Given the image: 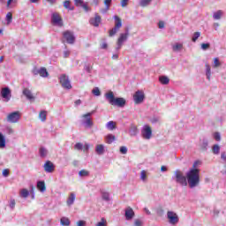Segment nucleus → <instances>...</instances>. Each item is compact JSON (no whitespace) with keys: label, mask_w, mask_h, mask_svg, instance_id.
I'll return each mask as SVG.
<instances>
[{"label":"nucleus","mask_w":226,"mask_h":226,"mask_svg":"<svg viewBox=\"0 0 226 226\" xmlns=\"http://www.w3.org/2000/svg\"><path fill=\"white\" fill-rule=\"evenodd\" d=\"M59 82L64 89H72V82L70 81V77H68V75L61 74Z\"/></svg>","instance_id":"obj_6"},{"label":"nucleus","mask_w":226,"mask_h":226,"mask_svg":"<svg viewBox=\"0 0 226 226\" xmlns=\"http://www.w3.org/2000/svg\"><path fill=\"white\" fill-rule=\"evenodd\" d=\"M219 66H222V64L220 63V59L214 58L213 68H219Z\"/></svg>","instance_id":"obj_42"},{"label":"nucleus","mask_w":226,"mask_h":226,"mask_svg":"<svg viewBox=\"0 0 226 226\" xmlns=\"http://www.w3.org/2000/svg\"><path fill=\"white\" fill-rule=\"evenodd\" d=\"M74 4H75V6H81L82 7V4H85L84 0H74Z\"/></svg>","instance_id":"obj_48"},{"label":"nucleus","mask_w":226,"mask_h":226,"mask_svg":"<svg viewBox=\"0 0 226 226\" xmlns=\"http://www.w3.org/2000/svg\"><path fill=\"white\" fill-rule=\"evenodd\" d=\"M23 94H24V96H26V99L29 100V102H34L35 97H34V95H33V92H31V90H29V88H25L23 90Z\"/></svg>","instance_id":"obj_18"},{"label":"nucleus","mask_w":226,"mask_h":226,"mask_svg":"<svg viewBox=\"0 0 226 226\" xmlns=\"http://www.w3.org/2000/svg\"><path fill=\"white\" fill-rule=\"evenodd\" d=\"M39 75L41 77H49V72H47V69L45 67H41L40 69V72H39Z\"/></svg>","instance_id":"obj_36"},{"label":"nucleus","mask_w":226,"mask_h":226,"mask_svg":"<svg viewBox=\"0 0 226 226\" xmlns=\"http://www.w3.org/2000/svg\"><path fill=\"white\" fill-rule=\"evenodd\" d=\"M102 200L109 202L110 200V194L107 192H102Z\"/></svg>","instance_id":"obj_34"},{"label":"nucleus","mask_w":226,"mask_h":226,"mask_svg":"<svg viewBox=\"0 0 226 226\" xmlns=\"http://www.w3.org/2000/svg\"><path fill=\"white\" fill-rule=\"evenodd\" d=\"M221 158H222V160H223L224 162H226V154H225V152H223V153L221 154Z\"/></svg>","instance_id":"obj_64"},{"label":"nucleus","mask_w":226,"mask_h":226,"mask_svg":"<svg viewBox=\"0 0 226 226\" xmlns=\"http://www.w3.org/2000/svg\"><path fill=\"white\" fill-rule=\"evenodd\" d=\"M209 142L207 141V139H203L202 143L200 145V149L201 151H207V146Z\"/></svg>","instance_id":"obj_32"},{"label":"nucleus","mask_w":226,"mask_h":226,"mask_svg":"<svg viewBox=\"0 0 226 226\" xmlns=\"http://www.w3.org/2000/svg\"><path fill=\"white\" fill-rule=\"evenodd\" d=\"M39 154H40L41 158H45L47 156V154H49V151L47 150V148L41 147L39 149Z\"/></svg>","instance_id":"obj_28"},{"label":"nucleus","mask_w":226,"mask_h":226,"mask_svg":"<svg viewBox=\"0 0 226 226\" xmlns=\"http://www.w3.org/2000/svg\"><path fill=\"white\" fill-rule=\"evenodd\" d=\"M5 131H6L7 135H13V133H14V131L11 127H7L5 129Z\"/></svg>","instance_id":"obj_50"},{"label":"nucleus","mask_w":226,"mask_h":226,"mask_svg":"<svg viewBox=\"0 0 226 226\" xmlns=\"http://www.w3.org/2000/svg\"><path fill=\"white\" fill-rule=\"evenodd\" d=\"M64 58L70 57V51H69V50L64 51Z\"/></svg>","instance_id":"obj_63"},{"label":"nucleus","mask_w":226,"mask_h":226,"mask_svg":"<svg viewBox=\"0 0 226 226\" xmlns=\"http://www.w3.org/2000/svg\"><path fill=\"white\" fill-rule=\"evenodd\" d=\"M116 124H117V123L116 122H114V121H109V122H108L107 124H106V128H107V130H109L110 132H112V131H114V130H116Z\"/></svg>","instance_id":"obj_24"},{"label":"nucleus","mask_w":226,"mask_h":226,"mask_svg":"<svg viewBox=\"0 0 226 226\" xmlns=\"http://www.w3.org/2000/svg\"><path fill=\"white\" fill-rule=\"evenodd\" d=\"M115 19V27H113L111 30H109V36H114L117 30L121 29L123 26V22L121 21V19L119 16H114Z\"/></svg>","instance_id":"obj_8"},{"label":"nucleus","mask_w":226,"mask_h":226,"mask_svg":"<svg viewBox=\"0 0 226 226\" xmlns=\"http://www.w3.org/2000/svg\"><path fill=\"white\" fill-rule=\"evenodd\" d=\"M2 174L4 177H8L10 176V170H4Z\"/></svg>","instance_id":"obj_55"},{"label":"nucleus","mask_w":226,"mask_h":226,"mask_svg":"<svg viewBox=\"0 0 226 226\" xmlns=\"http://www.w3.org/2000/svg\"><path fill=\"white\" fill-rule=\"evenodd\" d=\"M39 119H41V121L42 123H45V121H47V111L46 110H41L39 113Z\"/></svg>","instance_id":"obj_31"},{"label":"nucleus","mask_w":226,"mask_h":226,"mask_svg":"<svg viewBox=\"0 0 226 226\" xmlns=\"http://www.w3.org/2000/svg\"><path fill=\"white\" fill-rule=\"evenodd\" d=\"M6 147V137L0 132V149H4Z\"/></svg>","instance_id":"obj_23"},{"label":"nucleus","mask_w":226,"mask_h":226,"mask_svg":"<svg viewBox=\"0 0 226 226\" xmlns=\"http://www.w3.org/2000/svg\"><path fill=\"white\" fill-rule=\"evenodd\" d=\"M79 176L80 177H87V176H89V171L87 170H81L79 172Z\"/></svg>","instance_id":"obj_39"},{"label":"nucleus","mask_w":226,"mask_h":226,"mask_svg":"<svg viewBox=\"0 0 226 226\" xmlns=\"http://www.w3.org/2000/svg\"><path fill=\"white\" fill-rule=\"evenodd\" d=\"M120 153L122 154H126V153H128V148L126 147H120Z\"/></svg>","instance_id":"obj_49"},{"label":"nucleus","mask_w":226,"mask_h":226,"mask_svg":"<svg viewBox=\"0 0 226 226\" xmlns=\"http://www.w3.org/2000/svg\"><path fill=\"white\" fill-rule=\"evenodd\" d=\"M60 223L63 226H70V219L68 217H62L60 219Z\"/></svg>","instance_id":"obj_33"},{"label":"nucleus","mask_w":226,"mask_h":226,"mask_svg":"<svg viewBox=\"0 0 226 226\" xmlns=\"http://www.w3.org/2000/svg\"><path fill=\"white\" fill-rule=\"evenodd\" d=\"M181 186H188V182L186 181V177L183 174V171L180 170H176L174 176L172 177Z\"/></svg>","instance_id":"obj_3"},{"label":"nucleus","mask_w":226,"mask_h":226,"mask_svg":"<svg viewBox=\"0 0 226 226\" xmlns=\"http://www.w3.org/2000/svg\"><path fill=\"white\" fill-rule=\"evenodd\" d=\"M101 22H102V17H100L98 13H95V17L90 19L91 26H94V27H98Z\"/></svg>","instance_id":"obj_17"},{"label":"nucleus","mask_w":226,"mask_h":226,"mask_svg":"<svg viewBox=\"0 0 226 226\" xmlns=\"http://www.w3.org/2000/svg\"><path fill=\"white\" fill-rule=\"evenodd\" d=\"M11 20H13V16L11 14V12H8L6 14V21H7V24H11Z\"/></svg>","instance_id":"obj_44"},{"label":"nucleus","mask_w":226,"mask_h":226,"mask_svg":"<svg viewBox=\"0 0 226 226\" xmlns=\"http://www.w3.org/2000/svg\"><path fill=\"white\" fill-rule=\"evenodd\" d=\"M213 137L217 142H220V140H222V135L220 134V132H215L213 134Z\"/></svg>","instance_id":"obj_45"},{"label":"nucleus","mask_w":226,"mask_h":226,"mask_svg":"<svg viewBox=\"0 0 226 226\" xmlns=\"http://www.w3.org/2000/svg\"><path fill=\"white\" fill-rule=\"evenodd\" d=\"M109 10H110V8H108V9H107V7H105L104 9H101L100 11H101L103 15H105V13H107V11H108Z\"/></svg>","instance_id":"obj_62"},{"label":"nucleus","mask_w":226,"mask_h":226,"mask_svg":"<svg viewBox=\"0 0 226 226\" xmlns=\"http://www.w3.org/2000/svg\"><path fill=\"white\" fill-rule=\"evenodd\" d=\"M77 226H86V221H79Z\"/></svg>","instance_id":"obj_60"},{"label":"nucleus","mask_w":226,"mask_h":226,"mask_svg":"<svg viewBox=\"0 0 226 226\" xmlns=\"http://www.w3.org/2000/svg\"><path fill=\"white\" fill-rule=\"evenodd\" d=\"M129 133H130L131 137H137V135L139 133V129L137 128V126L132 125L130 127Z\"/></svg>","instance_id":"obj_20"},{"label":"nucleus","mask_w":226,"mask_h":226,"mask_svg":"<svg viewBox=\"0 0 226 226\" xmlns=\"http://www.w3.org/2000/svg\"><path fill=\"white\" fill-rule=\"evenodd\" d=\"M1 96L5 102H10L11 98V90L9 87H4L1 90Z\"/></svg>","instance_id":"obj_14"},{"label":"nucleus","mask_w":226,"mask_h":226,"mask_svg":"<svg viewBox=\"0 0 226 226\" xmlns=\"http://www.w3.org/2000/svg\"><path fill=\"white\" fill-rule=\"evenodd\" d=\"M11 209H15V200H11L10 203Z\"/></svg>","instance_id":"obj_59"},{"label":"nucleus","mask_w":226,"mask_h":226,"mask_svg":"<svg viewBox=\"0 0 226 226\" xmlns=\"http://www.w3.org/2000/svg\"><path fill=\"white\" fill-rule=\"evenodd\" d=\"M93 114H94V110L81 116V124H84L85 128H93L94 125V123H93V119L91 118Z\"/></svg>","instance_id":"obj_4"},{"label":"nucleus","mask_w":226,"mask_h":226,"mask_svg":"<svg viewBox=\"0 0 226 226\" xmlns=\"http://www.w3.org/2000/svg\"><path fill=\"white\" fill-rule=\"evenodd\" d=\"M223 13H224L223 11L218 10L215 12H214L213 19L215 20H220V19H222V17H223Z\"/></svg>","instance_id":"obj_22"},{"label":"nucleus","mask_w":226,"mask_h":226,"mask_svg":"<svg viewBox=\"0 0 226 226\" xmlns=\"http://www.w3.org/2000/svg\"><path fill=\"white\" fill-rule=\"evenodd\" d=\"M212 151H213L214 154H220V146L214 145L212 147Z\"/></svg>","instance_id":"obj_40"},{"label":"nucleus","mask_w":226,"mask_h":226,"mask_svg":"<svg viewBox=\"0 0 226 226\" xmlns=\"http://www.w3.org/2000/svg\"><path fill=\"white\" fill-rule=\"evenodd\" d=\"M205 68H206V77L207 80H211V66L209 65V64H206Z\"/></svg>","instance_id":"obj_27"},{"label":"nucleus","mask_w":226,"mask_h":226,"mask_svg":"<svg viewBox=\"0 0 226 226\" xmlns=\"http://www.w3.org/2000/svg\"><path fill=\"white\" fill-rule=\"evenodd\" d=\"M108 47H109V45L105 41L101 44V49H106Z\"/></svg>","instance_id":"obj_61"},{"label":"nucleus","mask_w":226,"mask_h":226,"mask_svg":"<svg viewBox=\"0 0 226 226\" xmlns=\"http://www.w3.org/2000/svg\"><path fill=\"white\" fill-rule=\"evenodd\" d=\"M37 188L40 190V192H45L47 190V187H45V182L44 181H39L37 182Z\"/></svg>","instance_id":"obj_29"},{"label":"nucleus","mask_w":226,"mask_h":226,"mask_svg":"<svg viewBox=\"0 0 226 226\" xmlns=\"http://www.w3.org/2000/svg\"><path fill=\"white\" fill-rule=\"evenodd\" d=\"M64 8H65V10H69L70 11H73L75 10V7L72 6V2L70 0H65L64 2Z\"/></svg>","instance_id":"obj_21"},{"label":"nucleus","mask_w":226,"mask_h":226,"mask_svg":"<svg viewBox=\"0 0 226 226\" xmlns=\"http://www.w3.org/2000/svg\"><path fill=\"white\" fill-rule=\"evenodd\" d=\"M144 98H146V95L142 90L136 91L133 95L134 103L137 105L142 103V102H144Z\"/></svg>","instance_id":"obj_12"},{"label":"nucleus","mask_w":226,"mask_h":226,"mask_svg":"<svg viewBox=\"0 0 226 226\" xmlns=\"http://www.w3.org/2000/svg\"><path fill=\"white\" fill-rule=\"evenodd\" d=\"M20 197H23V199H27V197H29V191H27V189H22L20 191Z\"/></svg>","instance_id":"obj_38"},{"label":"nucleus","mask_w":226,"mask_h":226,"mask_svg":"<svg viewBox=\"0 0 226 226\" xmlns=\"http://www.w3.org/2000/svg\"><path fill=\"white\" fill-rule=\"evenodd\" d=\"M92 93L94 94V96H101L102 95V92L100 91L99 87H94L92 90Z\"/></svg>","instance_id":"obj_41"},{"label":"nucleus","mask_w":226,"mask_h":226,"mask_svg":"<svg viewBox=\"0 0 226 226\" xmlns=\"http://www.w3.org/2000/svg\"><path fill=\"white\" fill-rule=\"evenodd\" d=\"M95 153L99 156H102V154H105V145H103V144L96 145Z\"/></svg>","instance_id":"obj_19"},{"label":"nucleus","mask_w":226,"mask_h":226,"mask_svg":"<svg viewBox=\"0 0 226 226\" xmlns=\"http://www.w3.org/2000/svg\"><path fill=\"white\" fill-rule=\"evenodd\" d=\"M147 177V176L146 170H142L140 173L141 181H146Z\"/></svg>","instance_id":"obj_47"},{"label":"nucleus","mask_w":226,"mask_h":226,"mask_svg":"<svg viewBox=\"0 0 226 226\" xmlns=\"http://www.w3.org/2000/svg\"><path fill=\"white\" fill-rule=\"evenodd\" d=\"M74 149L77 151H82L84 149V145L82 143H76L74 145Z\"/></svg>","instance_id":"obj_43"},{"label":"nucleus","mask_w":226,"mask_h":226,"mask_svg":"<svg viewBox=\"0 0 226 226\" xmlns=\"http://www.w3.org/2000/svg\"><path fill=\"white\" fill-rule=\"evenodd\" d=\"M51 22L53 26H57L58 27H63L64 23H63V19L57 12H54L51 15Z\"/></svg>","instance_id":"obj_10"},{"label":"nucleus","mask_w":226,"mask_h":226,"mask_svg":"<svg viewBox=\"0 0 226 226\" xmlns=\"http://www.w3.org/2000/svg\"><path fill=\"white\" fill-rule=\"evenodd\" d=\"M159 81H160L161 84H162L163 86H167V84H169V82H170V79L169 77H167V76H160V77H159Z\"/></svg>","instance_id":"obj_26"},{"label":"nucleus","mask_w":226,"mask_h":226,"mask_svg":"<svg viewBox=\"0 0 226 226\" xmlns=\"http://www.w3.org/2000/svg\"><path fill=\"white\" fill-rule=\"evenodd\" d=\"M128 1L130 0H122L120 4L122 6V8H126L128 6Z\"/></svg>","instance_id":"obj_52"},{"label":"nucleus","mask_w":226,"mask_h":226,"mask_svg":"<svg viewBox=\"0 0 226 226\" xmlns=\"http://www.w3.org/2000/svg\"><path fill=\"white\" fill-rule=\"evenodd\" d=\"M128 36H130V29L125 28V33L120 34V36L117 39L116 50H121L124 41H128Z\"/></svg>","instance_id":"obj_5"},{"label":"nucleus","mask_w":226,"mask_h":226,"mask_svg":"<svg viewBox=\"0 0 226 226\" xmlns=\"http://www.w3.org/2000/svg\"><path fill=\"white\" fill-rule=\"evenodd\" d=\"M185 178L189 188H197L200 185V170L199 169H191L186 173Z\"/></svg>","instance_id":"obj_1"},{"label":"nucleus","mask_w":226,"mask_h":226,"mask_svg":"<svg viewBox=\"0 0 226 226\" xmlns=\"http://www.w3.org/2000/svg\"><path fill=\"white\" fill-rule=\"evenodd\" d=\"M43 169L48 174H52V172H54V170L56 169V166H54V163L52 162L47 161L43 165Z\"/></svg>","instance_id":"obj_15"},{"label":"nucleus","mask_w":226,"mask_h":226,"mask_svg":"<svg viewBox=\"0 0 226 226\" xmlns=\"http://www.w3.org/2000/svg\"><path fill=\"white\" fill-rule=\"evenodd\" d=\"M167 218L170 225H177V223H179V216L174 211H168Z\"/></svg>","instance_id":"obj_7"},{"label":"nucleus","mask_w":226,"mask_h":226,"mask_svg":"<svg viewBox=\"0 0 226 226\" xmlns=\"http://www.w3.org/2000/svg\"><path fill=\"white\" fill-rule=\"evenodd\" d=\"M63 36L70 45H73L75 43V35L73 34V32L67 30L63 33Z\"/></svg>","instance_id":"obj_11"},{"label":"nucleus","mask_w":226,"mask_h":226,"mask_svg":"<svg viewBox=\"0 0 226 226\" xmlns=\"http://www.w3.org/2000/svg\"><path fill=\"white\" fill-rule=\"evenodd\" d=\"M105 98L109 102V105H113L115 107H124V105H126V100L123 97L114 96V92L112 91L106 93Z\"/></svg>","instance_id":"obj_2"},{"label":"nucleus","mask_w":226,"mask_h":226,"mask_svg":"<svg viewBox=\"0 0 226 226\" xmlns=\"http://www.w3.org/2000/svg\"><path fill=\"white\" fill-rule=\"evenodd\" d=\"M110 4H112V0H104V5L107 9L110 8Z\"/></svg>","instance_id":"obj_53"},{"label":"nucleus","mask_w":226,"mask_h":226,"mask_svg":"<svg viewBox=\"0 0 226 226\" xmlns=\"http://www.w3.org/2000/svg\"><path fill=\"white\" fill-rule=\"evenodd\" d=\"M141 135L143 139H146V140H149L151 137H153V130L151 129V126L146 124L141 129Z\"/></svg>","instance_id":"obj_9"},{"label":"nucleus","mask_w":226,"mask_h":226,"mask_svg":"<svg viewBox=\"0 0 226 226\" xmlns=\"http://www.w3.org/2000/svg\"><path fill=\"white\" fill-rule=\"evenodd\" d=\"M114 140H116V136H114L113 134H108L105 137L106 144H112V142H114Z\"/></svg>","instance_id":"obj_25"},{"label":"nucleus","mask_w":226,"mask_h":226,"mask_svg":"<svg viewBox=\"0 0 226 226\" xmlns=\"http://www.w3.org/2000/svg\"><path fill=\"white\" fill-rule=\"evenodd\" d=\"M81 8H83V10L85 11H91V8H89V6H87V4H82V6H81Z\"/></svg>","instance_id":"obj_54"},{"label":"nucleus","mask_w":226,"mask_h":226,"mask_svg":"<svg viewBox=\"0 0 226 226\" xmlns=\"http://www.w3.org/2000/svg\"><path fill=\"white\" fill-rule=\"evenodd\" d=\"M152 1L153 0H140L139 6H141L142 8H146V6H149V4H151Z\"/></svg>","instance_id":"obj_35"},{"label":"nucleus","mask_w":226,"mask_h":226,"mask_svg":"<svg viewBox=\"0 0 226 226\" xmlns=\"http://www.w3.org/2000/svg\"><path fill=\"white\" fill-rule=\"evenodd\" d=\"M96 226H107V225L105 224V219H104V218H102V221L99 222Z\"/></svg>","instance_id":"obj_57"},{"label":"nucleus","mask_w":226,"mask_h":226,"mask_svg":"<svg viewBox=\"0 0 226 226\" xmlns=\"http://www.w3.org/2000/svg\"><path fill=\"white\" fill-rule=\"evenodd\" d=\"M20 119V112L14 111L7 116L8 123H19Z\"/></svg>","instance_id":"obj_13"},{"label":"nucleus","mask_w":226,"mask_h":226,"mask_svg":"<svg viewBox=\"0 0 226 226\" xmlns=\"http://www.w3.org/2000/svg\"><path fill=\"white\" fill-rule=\"evenodd\" d=\"M134 226H142V221H140V219H136L134 221Z\"/></svg>","instance_id":"obj_56"},{"label":"nucleus","mask_w":226,"mask_h":226,"mask_svg":"<svg viewBox=\"0 0 226 226\" xmlns=\"http://www.w3.org/2000/svg\"><path fill=\"white\" fill-rule=\"evenodd\" d=\"M75 202V193L71 192L67 200V206H72Z\"/></svg>","instance_id":"obj_30"},{"label":"nucleus","mask_w":226,"mask_h":226,"mask_svg":"<svg viewBox=\"0 0 226 226\" xmlns=\"http://www.w3.org/2000/svg\"><path fill=\"white\" fill-rule=\"evenodd\" d=\"M125 220L130 221V220H133V217L135 216V212L133 211V208L131 207H128L127 208H125Z\"/></svg>","instance_id":"obj_16"},{"label":"nucleus","mask_w":226,"mask_h":226,"mask_svg":"<svg viewBox=\"0 0 226 226\" xmlns=\"http://www.w3.org/2000/svg\"><path fill=\"white\" fill-rule=\"evenodd\" d=\"M172 49L174 52H179V50L183 49V44L176 43L175 45L172 46Z\"/></svg>","instance_id":"obj_37"},{"label":"nucleus","mask_w":226,"mask_h":226,"mask_svg":"<svg viewBox=\"0 0 226 226\" xmlns=\"http://www.w3.org/2000/svg\"><path fill=\"white\" fill-rule=\"evenodd\" d=\"M158 27H159V29H163V27H165V22L159 21Z\"/></svg>","instance_id":"obj_58"},{"label":"nucleus","mask_w":226,"mask_h":226,"mask_svg":"<svg viewBox=\"0 0 226 226\" xmlns=\"http://www.w3.org/2000/svg\"><path fill=\"white\" fill-rule=\"evenodd\" d=\"M209 47H211V45L209 43H202L201 44L202 50H207V49H209Z\"/></svg>","instance_id":"obj_51"},{"label":"nucleus","mask_w":226,"mask_h":226,"mask_svg":"<svg viewBox=\"0 0 226 226\" xmlns=\"http://www.w3.org/2000/svg\"><path fill=\"white\" fill-rule=\"evenodd\" d=\"M200 37V32H195L192 35V41H197V40H199V38Z\"/></svg>","instance_id":"obj_46"}]
</instances>
